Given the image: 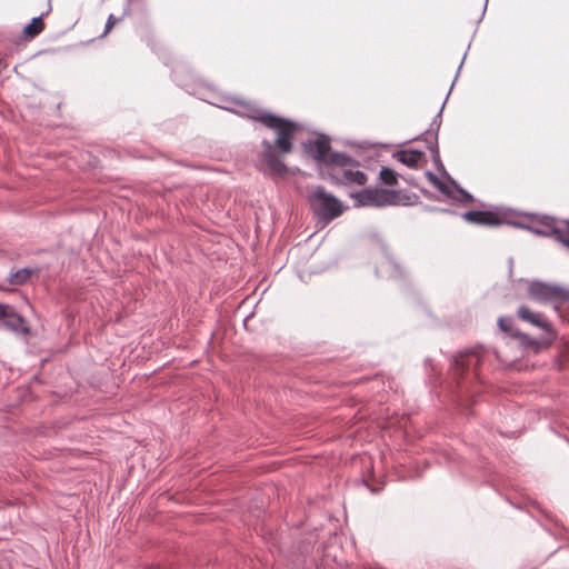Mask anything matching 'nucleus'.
Masks as SVG:
<instances>
[{"instance_id": "21", "label": "nucleus", "mask_w": 569, "mask_h": 569, "mask_svg": "<svg viewBox=\"0 0 569 569\" xmlns=\"http://www.w3.org/2000/svg\"><path fill=\"white\" fill-rule=\"evenodd\" d=\"M379 179L383 184L396 186L398 183V173L389 167H381Z\"/></svg>"}, {"instance_id": "32", "label": "nucleus", "mask_w": 569, "mask_h": 569, "mask_svg": "<svg viewBox=\"0 0 569 569\" xmlns=\"http://www.w3.org/2000/svg\"><path fill=\"white\" fill-rule=\"evenodd\" d=\"M425 362H426V365H430L431 359L427 358Z\"/></svg>"}, {"instance_id": "1", "label": "nucleus", "mask_w": 569, "mask_h": 569, "mask_svg": "<svg viewBox=\"0 0 569 569\" xmlns=\"http://www.w3.org/2000/svg\"><path fill=\"white\" fill-rule=\"evenodd\" d=\"M229 101L240 106L241 109L233 110L229 106L220 107L224 110L232 111L242 118L260 122L267 129L273 130L277 133V146L281 148L287 147V136L289 132L286 130V127L297 126L296 121L281 117L269 110L262 109L258 104L250 101H241L236 98L229 99Z\"/></svg>"}, {"instance_id": "2", "label": "nucleus", "mask_w": 569, "mask_h": 569, "mask_svg": "<svg viewBox=\"0 0 569 569\" xmlns=\"http://www.w3.org/2000/svg\"><path fill=\"white\" fill-rule=\"evenodd\" d=\"M303 152L316 161L320 176L326 173L332 167H358L359 161L351 156L333 151L330 141L326 134H320L317 139H308L302 142Z\"/></svg>"}, {"instance_id": "28", "label": "nucleus", "mask_w": 569, "mask_h": 569, "mask_svg": "<svg viewBox=\"0 0 569 569\" xmlns=\"http://www.w3.org/2000/svg\"><path fill=\"white\" fill-rule=\"evenodd\" d=\"M131 13V0H127L126 6L123 8L122 16L119 18L122 20L124 17L129 16Z\"/></svg>"}, {"instance_id": "17", "label": "nucleus", "mask_w": 569, "mask_h": 569, "mask_svg": "<svg viewBox=\"0 0 569 569\" xmlns=\"http://www.w3.org/2000/svg\"><path fill=\"white\" fill-rule=\"evenodd\" d=\"M50 10H51V7L49 6V8L46 12H42L39 16L33 17L30 20V22L23 27L22 37L26 40L33 39L44 29L43 17L47 16Z\"/></svg>"}, {"instance_id": "33", "label": "nucleus", "mask_w": 569, "mask_h": 569, "mask_svg": "<svg viewBox=\"0 0 569 569\" xmlns=\"http://www.w3.org/2000/svg\"><path fill=\"white\" fill-rule=\"evenodd\" d=\"M421 191H422L425 194H428V193H429V191H428V190H425V189H422Z\"/></svg>"}, {"instance_id": "7", "label": "nucleus", "mask_w": 569, "mask_h": 569, "mask_svg": "<svg viewBox=\"0 0 569 569\" xmlns=\"http://www.w3.org/2000/svg\"><path fill=\"white\" fill-rule=\"evenodd\" d=\"M350 197L353 199V207H376L383 208L391 206L392 198L396 197L395 189L385 188H365L362 190L351 192Z\"/></svg>"}, {"instance_id": "35", "label": "nucleus", "mask_w": 569, "mask_h": 569, "mask_svg": "<svg viewBox=\"0 0 569 569\" xmlns=\"http://www.w3.org/2000/svg\"><path fill=\"white\" fill-rule=\"evenodd\" d=\"M151 569H159V568H151Z\"/></svg>"}, {"instance_id": "24", "label": "nucleus", "mask_w": 569, "mask_h": 569, "mask_svg": "<svg viewBox=\"0 0 569 569\" xmlns=\"http://www.w3.org/2000/svg\"><path fill=\"white\" fill-rule=\"evenodd\" d=\"M497 325L501 331L509 333L510 337H511V332L516 330L512 328V318L511 317H500L498 319Z\"/></svg>"}, {"instance_id": "23", "label": "nucleus", "mask_w": 569, "mask_h": 569, "mask_svg": "<svg viewBox=\"0 0 569 569\" xmlns=\"http://www.w3.org/2000/svg\"><path fill=\"white\" fill-rule=\"evenodd\" d=\"M432 186L446 197H452V184L441 180L439 177L432 182Z\"/></svg>"}, {"instance_id": "25", "label": "nucleus", "mask_w": 569, "mask_h": 569, "mask_svg": "<svg viewBox=\"0 0 569 569\" xmlns=\"http://www.w3.org/2000/svg\"><path fill=\"white\" fill-rule=\"evenodd\" d=\"M422 209L425 211H427V212H439V213H447V214H451V216H458L459 214V212L456 211V210L448 209V208L429 206V204H423Z\"/></svg>"}, {"instance_id": "4", "label": "nucleus", "mask_w": 569, "mask_h": 569, "mask_svg": "<svg viewBox=\"0 0 569 569\" xmlns=\"http://www.w3.org/2000/svg\"><path fill=\"white\" fill-rule=\"evenodd\" d=\"M466 56H467V52L463 54V58L458 67V70H457V73H456V77H455V80L449 89V92L447 93V97L445 99V101L442 102L439 111L437 112V114L433 117L430 126L428 129H426L423 132H421L418 137L416 138H412L410 139L409 141H413V140H423L425 143H426V147L427 149L430 151L431 153V160L433 162V166L436 168V170L438 172H440L442 176H445L447 179H448V176L449 173L447 172L442 161H441V158H440V152H439V144H438V134H439V130H440V127H441V123H442V112H443V109H445V106H446V102L449 98V94L453 88V84L459 76V72L462 68V64H463V61L466 59Z\"/></svg>"}, {"instance_id": "12", "label": "nucleus", "mask_w": 569, "mask_h": 569, "mask_svg": "<svg viewBox=\"0 0 569 569\" xmlns=\"http://www.w3.org/2000/svg\"><path fill=\"white\" fill-rule=\"evenodd\" d=\"M517 317L522 321L542 329V331L549 337L556 338V332L553 331L551 323L545 319L542 313L533 312L527 306L521 305L517 310Z\"/></svg>"}, {"instance_id": "6", "label": "nucleus", "mask_w": 569, "mask_h": 569, "mask_svg": "<svg viewBox=\"0 0 569 569\" xmlns=\"http://www.w3.org/2000/svg\"><path fill=\"white\" fill-rule=\"evenodd\" d=\"M528 298L539 305H547L549 301L567 303L569 302V289L558 283L535 279L528 282Z\"/></svg>"}, {"instance_id": "22", "label": "nucleus", "mask_w": 569, "mask_h": 569, "mask_svg": "<svg viewBox=\"0 0 569 569\" xmlns=\"http://www.w3.org/2000/svg\"><path fill=\"white\" fill-rule=\"evenodd\" d=\"M432 186L446 197H452V184L441 180L439 177L432 182Z\"/></svg>"}, {"instance_id": "9", "label": "nucleus", "mask_w": 569, "mask_h": 569, "mask_svg": "<svg viewBox=\"0 0 569 569\" xmlns=\"http://www.w3.org/2000/svg\"><path fill=\"white\" fill-rule=\"evenodd\" d=\"M480 356L477 350H466L455 356L450 363V370L455 378H462L465 373L475 370L480 363Z\"/></svg>"}, {"instance_id": "20", "label": "nucleus", "mask_w": 569, "mask_h": 569, "mask_svg": "<svg viewBox=\"0 0 569 569\" xmlns=\"http://www.w3.org/2000/svg\"><path fill=\"white\" fill-rule=\"evenodd\" d=\"M396 197L392 198L395 202L391 203V206H409L417 203V200L419 199L417 194H409L406 192H402L401 190H395Z\"/></svg>"}, {"instance_id": "14", "label": "nucleus", "mask_w": 569, "mask_h": 569, "mask_svg": "<svg viewBox=\"0 0 569 569\" xmlns=\"http://www.w3.org/2000/svg\"><path fill=\"white\" fill-rule=\"evenodd\" d=\"M531 232L537 236L552 237L559 242V238L562 234V228L556 226L555 221L548 217H545L539 226H532Z\"/></svg>"}, {"instance_id": "27", "label": "nucleus", "mask_w": 569, "mask_h": 569, "mask_svg": "<svg viewBox=\"0 0 569 569\" xmlns=\"http://www.w3.org/2000/svg\"><path fill=\"white\" fill-rule=\"evenodd\" d=\"M503 224L512 226V227L518 228V229H525V230H528L530 232H531V229H532V226L526 224V223L520 222V221H512V220H507V219H505V223Z\"/></svg>"}, {"instance_id": "13", "label": "nucleus", "mask_w": 569, "mask_h": 569, "mask_svg": "<svg viewBox=\"0 0 569 569\" xmlns=\"http://www.w3.org/2000/svg\"><path fill=\"white\" fill-rule=\"evenodd\" d=\"M511 338L517 339L520 347L525 350H532L535 352H538L542 346H550L555 340L553 337H549L547 339H536L518 329L511 332Z\"/></svg>"}, {"instance_id": "8", "label": "nucleus", "mask_w": 569, "mask_h": 569, "mask_svg": "<svg viewBox=\"0 0 569 569\" xmlns=\"http://www.w3.org/2000/svg\"><path fill=\"white\" fill-rule=\"evenodd\" d=\"M351 167H332L322 173V178L336 186H363L367 183V176L361 170H352Z\"/></svg>"}, {"instance_id": "26", "label": "nucleus", "mask_w": 569, "mask_h": 569, "mask_svg": "<svg viewBox=\"0 0 569 569\" xmlns=\"http://www.w3.org/2000/svg\"><path fill=\"white\" fill-rule=\"evenodd\" d=\"M120 21L119 18H117L113 13H110L109 17L107 18V21H106V24H104V30H103V34L102 36H106L107 33L110 32V30L113 28V26Z\"/></svg>"}, {"instance_id": "34", "label": "nucleus", "mask_w": 569, "mask_h": 569, "mask_svg": "<svg viewBox=\"0 0 569 569\" xmlns=\"http://www.w3.org/2000/svg\"><path fill=\"white\" fill-rule=\"evenodd\" d=\"M370 490H371V492H375V493L378 492V490L373 489V488H370Z\"/></svg>"}, {"instance_id": "15", "label": "nucleus", "mask_w": 569, "mask_h": 569, "mask_svg": "<svg viewBox=\"0 0 569 569\" xmlns=\"http://www.w3.org/2000/svg\"><path fill=\"white\" fill-rule=\"evenodd\" d=\"M380 250L382 256L386 259V264L388 267V271L390 277L395 279H402L406 277V271L401 267V264L391 256L389 247L383 241H380Z\"/></svg>"}, {"instance_id": "30", "label": "nucleus", "mask_w": 569, "mask_h": 569, "mask_svg": "<svg viewBox=\"0 0 569 569\" xmlns=\"http://www.w3.org/2000/svg\"><path fill=\"white\" fill-rule=\"evenodd\" d=\"M548 303H551V305H552L553 310H555L556 312H559V311H560V307L563 305V303H558V302H556V301H549Z\"/></svg>"}, {"instance_id": "29", "label": "nucleus", "mask_w": 569, "mask_h": 569, "mask_svg": "<svg viewBox=\"0 0 569 569\" xmlns=\"http://www.w3.org/2000/svg\"><path fill=\"white\" fill-rule=\"evenodd\" d=\"M425 177L427 178V180L432 184V182L438 178V176L436 173H433L432 171L430 170H427L425 172Z\"/></svg>"}, {"instance_id": "19", "label": "nucleus", "mask_w": 569, "mask_h": 569, "mask_svg": "<svg viewBox=\"0 0 569 569\" xmlns=\"http://www.w3.org/2000/svg\"><path fill=\"white\" fill-rule=\"evenodd\" d=\"M32 272H33V270L28 269V268L19 269L9 274L8 281L12 286H22L28 281V279L30 278Z\"/></svg>"}, {"instance_id": "11", "label": "nucleus", "mask_w": 569, "mask_h": 569, "mask_svg": "<svg viewBox=\"0 0 569 569\" xmlns=\"http://www.w3.org/2000/svg\"><path fill=\"white\" fill-rule=\"evenodd\" d=\"M458 216L479 226L498 227L505 223V218L498 210H469Z\"/></svg>"}, {"instance_id": "3", "label": "nucleus", "mask_w": 569, "mask_h": 569, "mask_svg": "<svg viewBox=\"0 0 569 569\" xmlns=\"http://www.w3.org/2000/svg\"><path fill=\"white\" fill-rule=\"evenodd\" d=\"M308 202L312 217L322 224L331 222L348 209L340 199L322 186H316L309 191Z\"/></svg>"}, {"instance_id": "10", "label": "nucleus", "mask_w": 569, "mask_h": 569, "mask_svg": "<svg viewBox=\"0 0 569 569\" xmlns=\"http://www.w3.org/2000/svg\"><path fill=\"white\" fill-rule=\"evenodd\" d=\"M0 327L14 333L28 335L30 328L24 326V319L22 316L16 312L14 308L0 303Z\"/></svg>"}, {"instance_id": "31", "label": "nucleus", "mask_w": 569, "mask_h": 569, "mask_svg": "<svg viewBox=\"0 0 569 569\" xmlns=\"http://www.w3.org/2000/svg\"><path fill=\"white\" fill-rule=\"evenodd\" d=\"M487 3H488V0L485 1L483 3V7H482V10H481V14H480V18L478 20V22H480L486 13V10H487Z\"/></svg>"}, {"instance_id": "18", "label": "nucleus", "mask_w": 569, "mask_h": 569, "mask_svg": "<svg viewBox=\"0 0 569 569\" xmlns=\"http://www.w3.org/2000/svg\"><path fill=\"white\" fill-rule=\"evenodd\" d=\"M448 180L452 184V197H448L453 202L460 206H467L473 201V196L462 188L453 178L448 176Z\"/></svg>"}, {"instance_id": "16", "label": "nucleus", "mask_w": 569, "mask_h": 569, "mask_svg": "<svg viewBox=\"0 0 569 569\" xmlns=\"http://www.w3.org/2000/svg\"><path fill=\"white\" fill-rule=\"evenodd\" d=\"M393 156L406 167L416 169L419 162L425 158V152L418 149H408L397 151Z\"/></svg>"}, {"instance_id": "5", "label": "nucleus", "mask_w": 569, "mask_h": 569, "mask_svg": "<svg viewBox=\"0 0 569 569\" xmlns=\"http://www.w3.org/2000/svg\"><path fill=\"white\" fill-rule=\"evenodd\" d=\"M299 124L297 123V126H289V127H286V130H288V136H287V147H278L277 146V138L274 139L273 142L267 140V139H263L261 141V146H262V149H263V160L270 171L271 174H274V176H283L284 173H287V166L286 163L276 154V150H278L280 153H283V154H287V153H290L292 151V148H293V138H295V133H296V130L298 129Z\"/></svg>"}]
</instances>
